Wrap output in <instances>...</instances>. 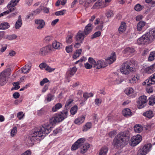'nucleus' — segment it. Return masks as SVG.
Here are the masks:
<instances>
[{
	"label": "nucleus",
	"mask_w": 155,
	"mask_h": 155,
	"mask_svg": "<svg viewBox=\"0 0 155 155\" xmlns=\"http://www.w3.org/2000/svg\"><path fill=\"white\" fill-rule=\"evenodd\" d=\"M68 115V110H63L61 114H57L50 119L49 124H44L33 131L31 135V140L35 141L36 140H40V137L45 136L50 132L56 123L61 122L67 118Z\"/></svg>",
	"instance_id": "obj_1"
},
{
	"label": "nucleus",
	"mask_w": 155,
	"mask_h": 155,
	"mask_svg": "<svg viewBox=\"0 0 155 155\" xmlns=\"http://www.w3.org/2000/svg\"><path fill=\"white\" fill-rule=\"evenodd\" d=\"M130 133L128 130L119 133L114 139L112 145L116 148L121 149L129 143Z\"/></svg>",
	"instance_id": "obj_2"
},
{
	"label": "nucleus",
	"mask_w": 155,
	"mask_h": 155,
	"mask_svg": "<svg viewBox=\"0 0 155 155\" xmlns=\"http://www.w3.org/2000/svg\"><path fill=\"white\" fill-rule=\"evenodd\" d=\"M155 38V28L151 29L149 31L139 38L137 42L140 44H145L149 41H153Z\"/></svg>",
	"instance_id": "obj_3"
},
{
	"label": "nucleus",
	"mask_w": 155,
	"mask_h": 155,
	"mask_svg": "<svg viewBox=\"0 0 155 155\" xmlns=\"http://www.w3.org/2000/svg\"><path fill=\"white\" fill-rule=\"evenodd\" d=\"M116 60V56L115 53L112 54L107 58L106 59V62L103 60H101L97 61L95 65V68L97 69L103 68L107 65V64H110Z\"/></svg>",
	"instance_id": "obj_4"
},
{
	"label": "nucleus",
	"mask_w": 155,
	"mask_h": 155,
	"mask_svg": "<svg viewBox=\"0 0 155 155\" xmlns=\"http://www.w3.org/2000/svg\"><path fill=\"white\" fill-rule=\"evenodd\" d=\"M122 73L127 75L133 71V68L130 64V61H127L125 62L122 65L120 69Z\"/></svg>",
	"instance_id": "obj_5"
},
{
	"label": "nucleus",
	"mask_w": 155,
	"mask_h": 155,
	"mask_svg": "<svg viewBox=\"0 0 155 155\" xmlns=\"http://www.w3.org/2000/svg\"><path fill=\"white\" fill-rule=\"evenodd\" d=\"M11 69L8 68L0 74V85H3L5 84L7 81V78L10 75Z\"/></svg>",
	"instance_id": "obj_6"
},
{
	"label": "nucleus",
	"mask_w": 155,
	"mask_h": 155,
	"mask_svg": "<svg viewBox=\"0 0 155 155\" xmlns=\"http://www.w3.org/2000/svg\"><path fill=\"white\" fill-rule=\"evenodd\" d=\"M151 147L152 145L150 143L145 144L138 150L137 155H145L150 151Z\"/></svg>",
	"instance_id": "obj_7"
},
{
	"label": "nucleus",
	"mask_w": 155,
	"mask_h": 155,
	"mask_svg": "<svg viewBox=\"0 0 155 155\" xmlns=\"http://www.w3.org/2000/svg\"><path fill=\"white\" fill-rule=\"evenodd\" d=\"M147 101V97L145 96L140 97L137 101V106L139 109H141L144 107Z\"/></svg>",
	"instance_id": "obj_8"
},
{
	"label": "nucleus",
	"mask_w": 155,
	"mask_h": 155,
	"mask_svg": "<svg viewBox=\"0 0 155 155\" xmlns=\"http://www.w3.org/2000/svg\"><path fill=\"white\" fill-rule=\"evenodd\" d=\"M141 140V136L140 135L137 134L136 136H133L131 138L130 144L132 146H135L138 144Z\"/></svg>",
	"instance_id": "obj_9"
},
{
	"label": "nucleus",
	"mask_w": 155,
	"mask_h": 155,
	"mask_svg": "<svg viewBox=\"0 0 155 155\" xmlns=\"http://www.w3.org/2000/svg\"><path fill=\"white\" fill-rule=\"evenodd\" d=\"M155 84V73L149 77L143 83V85L149 86Z\"/></svg>",
	"instance_id": "obj_10"
},
{
	"label": "nucleus",
	"mask_w": 155,
	"mask_h": 155,
	"mask_svg": "<svg viewBox=\"0 0 155 155\" xmlns=\"http://www.w3.org/2000/svg\"><path fill=\"white\" fill-rule=\"evenodd\" d=\"M20 0H11L10 3L7 5V7L9 10L8 11L10 12H13L16 8L14 7L17 4V3Z\"/></svg>",
	"instance_id": "obj_11"
},
{
	"label": "nucleus",
	"mask_w": 155,
	"mask_h": 155,
	"mask_svg": "<svg viewBox=\"0 0 155 155\" xmlns=\"http://www.w3.org/2000/svg\"><path fill=\"white\" fill-rule=\"evenodd\" d=\"M51 49V47L49 46L43 47L40 49L39 54L40 55L45 56L50 52Z\"/></svg>",
	"instance_id": "obj_12"
},
{
	"label": "nucleus",
	"mask_w": 155,
	"mask_h": 155,
	"mask_svg": "<svg viewBox=\"0 0 155 155\" xmlns=\"http://www.w3.org/2000/svg\"><path fill=\"white\" fill-rule=\"evenodd\" d=\"M35 24L38 25L37 28L38 29H41L45 26V22L42 19H35Z\"/></svg>",
	"instance_id": "obj_13"
},
{
	"label": "nucleus",
	"mask_w": 155,
	"mask_h": 155,
	"mask_svg": "<svg viewBox=\"0 0 155 155\" xmlns=\"http://www.w3.org/2000/svg\"><path fill=\"white\" fill-rule=\"evenodd\" d=\"M86 36L83 31H80L76 36V41H79L80 43H82L84 37Z\"/></svg>",
	"instance_id": "obj_14"
},
{
	"label": "nucleus",
	"mask_w": 155,
	"mask_h": 155,
	"mask_svg": "<svg viewBox=\"0 0 155 155\" xmlns=\"http://www.w3.org/2000/svg\"><path fill=\"white\" fill-rule=\"evenodd\" d=\"M104 3V1L103 0H99L95 3L92 7V9H95L105 7L106 6L103 5Z\"/></svg>",
	"instance_id": "obj_15"
},
{
	"label": "nucleus",
	"mask_w": 155,
	"mask_h": 155,
	"mask_svg": "<svg viewBox=\"0 0 155 155\" xmlns=\"http://www.w3.org/2000/svg\"><path fill=\"white\" fill-rule=\"evenodd\" d=\"M144 70L145 72L148 74L153 73L155 71V64L147 67Z\"/></svg>",
	"instance_id": "obj_16"
},
{
	"label": "nucleus",
	"mask_w": 155,
	"mask_h": 155,
	"mask_svg": "<svg viewBox=\"0 0 155 155\" xmlns=\"http://www.w3.org/2000/svg\"><path fill=\"white\" fill-rule=\"evenodd\" d=\"M90 145L88 143H84L80 147V152L82 153H85L89 148Z\"/></svg>",
	"instance_id": "obj_17"
},
{
	"label": "nucleus",
	"mask_w": 155,
	"mask_h": 155,
	"mask_svg": "<svg viewBox=\"0 0 155 155\" xmlns=\"http://www.w3.org/2000/svg\"><path fill=\"white\" fill-rule=\"evenodd\" d=\"M143 115L149 119H151L154 116L153 112L151 110H149L144 112L143 114Z\"/></svg>",
	"instance_id": "obj_18"
},
{
	"label": "nucleus",
	"mask_w": 155,
	"mask_h": 155,
	"mask_svg": "<svg viewBox=\"0 0 155 155\" xmlns=\"http://www.w3.org/2000/svg\"><path fill=\"white\" fill-rule=\"evenodd\" d=\"M93 28L92 24H88L85 27L84 31H83L85 35H87L89 34L92 31Z\"/></svg>",
	"instance_id": "obj_19"
},
{
	"label": "nucleus",
	"mask_w": 155,
	"mask_h": 155,
	"mask_svg": "<svg viewBox=\"0 0 155 155\" xmlns=\"http://www.w3.org/2000/svg\"><path fill=\"white\" fill-rule=\"evenodd\" d=\"M31 63L29 62L28 64L25 65L23 68H21L22 72L24 74L28 73L31 68Z\"/></svg>",
	"instance_id": "obj_20"
},
{
	"label": "nucleus",
	"mask_w": 155,
	"mask_h": 155,
	"mask_svg": "<svg viewBox=\"0 0 155 155\" xmlns=\"http://www.w3.org/2000/svg\"><path fill=\"white\" fill-rule=\"evenodd\" d=\"M146 25V22L143 21H139L137 25V30L139 31H141Z\"/></svg>",
	"instance_id": "obj_21"
},
{
	"label": "nucleus",
	"mask_w": 155,
	"mask_h": 155,
	"mask_svg": "<svg viewBox=\"0 0 155 155\" xmlns=\"http://www.w3.org/2000/svg\"><path fill=\"white\" fill-rule=\"evenodd\" d=\"M85 119V116L82 115L81 117H79L78 118L74 120V123L76 124L80 125L84 122Z\"/></svg>",
	"instance_id": "obj_22"
},
{
	"label": "nucleus",
	"mask_w": 155,
	"mask_h": 155,
	"mask_svg": "<svg viewBox=\"0 0 155 155\" xmlns=\"http://www.w3.org/2000/svg\"><path fill=\"white\" fill-rule=\"evenodd\" d=\"M22 21L21 19V16L19 15L18 16V19L16 22L15 25V28L17 29H18L20 28L21 27L22 25Z\"/></svg>",
	"instance_id": "obj_23"
},
{
	"label": "nucleus",
	"mask_w": 155,
	"mask_h": 155,
	"mask_svg": "<svg viewBox=\"0 0 155 155\" xmlns=\"http://www.w3.org/2000/svg\"><path fill=\"white\" fill-rule=\"evenodd\" d=\"M122 114L124 116L126 117H130L132 115V113L130 110L128 108H126L123 110L122 111Z\"/></svg>",
	"instance_id": "obj_24"
},
{
	"label": "nucleus",
	"mask_w": 155,
	"mask_h": 155,
	"mask_svg": "<svg viewBox=\"0 0 155 155\" xmlns=\"http://www.w3.org/2000/svg\"><path fill=\"white\" fill-rule=\"evenodd\" d=\"M139 78V76L137 75H136L131 79L129 80V83L132 85L134 84H135L138 83Z\"/></svg>",
	"instance_id": "obj_25"
},
{
	"label": "nucleus",
	"mask_w": 155,
	"mask_h": 155,
	"mask_svg": "<svg viewBox=\"0 0 155 155\" xmlns=\"http://www.w3.org/2000/svg\"><path fill=\"white\" fill-rule=\"evenodd\" d=\"M126 25L124 22H122L118 28V31L120 33L124 32L126 29Z\"/></svg>",
	"instance_id": "obj_26"
},
{
	"label": "nucleus",
	"mask_w": 155,
	"mask_h": 155,
	"mask_svg": "<svg viewBox=\"0 0 155 155\" xmlns=\"http://www.w3.org/2000/svg\"><path fill=\"white\" fill-rule=\"evenodd\" d=\"M52 46L54 48L57 49H60L62 48V47L61 44L56 41H54L53 42Z\"/></svg>",
	"instance_id": "obj_27"
},
{
	"label": "nucleus",
	"mask_w": 155,
	"mask_h": 155,
	"mask_svg": "<svg viewBox=\"0 0 155 155\" xmlns=\"http://www.w3.org/2000/svg\"><path fill=\"white\" fill-rule=\"evenodd\" d=\"M62 104L60 103H58L56 104L54 106L52 109V111L53 112H56L59 109L62 107Z\"/></svg>",
	"instance_id": "obj_28"
},
{
	"label": "nucleus",
	"mask_w": 155,
	"mask_h": 155,
	"mask_svg": "<svg viewBox=\"0 0 155 155\" xmlns=\"http://www.w3.org/2000/svg\"><path fill=\"white\" fill-rule=\"evenodd\" d=\"M134 130L136 133H140L143 130L142 126L140 124H136L134 127Z\"/></svg>",
	"instance_id": "obj_29"
},
{
	"label": "nucleus",
	"mask_w": 155,
	"mask_h": 155,
	"mask_svg": "<svg viewBox=\"0 0 155 155\" xmlns=\"http://www.w3.org/2000/svg\"><path fill=\"white\" fill-rule=\"evenodd\" d=\"M108 149L106 147H102L100 151L99 155H106Z\"/></svg>",
	"instance_id": "obj_30"
},
{
	"label": "nucleus",
	"mask_w": 155,
	"mask_h": 155,
	"mask_svg": "<svg viewBox=\"0 0 155 155\" xmlns=\"http://www.w3.org/2000/svg\"><path fill=\"white\" fill-rule=\"evenodd\" d=\"M9 27V24L7 22H3L0 24V29H6Z\"/></svg>",
	"instance_id": "obj_31"
},
{
	"label": "nucleus",
	"mask_w": 155,
	"mask_h": 155,
	"mask_svg": "<svg viewBox=\"0 0 155 155\" xmlns=\"http://www.w3.org/2000/svg\"><path fill=\"white\" fill-rule=\"evenodd\" d=\"M92 126V124L91 122L87 123L83 127V131H87L89 129L91 128Z\"/></svg>",
	"instance_id": "obj_32"
},
{
	"label": "nucleus",
	"mask_w": 155,
	"mask_h": 155,
	"mask_svg": "<svg viewBox=\"0 0 155 155\" xmlns=\"http://www.w3.org/2000/svg\"><path fill=\"white\" fill-rule=\"evenodd\" d=\"M77 71V68L75 67H73L72 68L70 69V71L69 72V74L68 75L69 77H71L73 76L76 73Z\"/></svg>",
	"instance_id": "obj_33"
},
{
	"label": "nucleus",
	"mask_w": 155,
	"mask_h": 155,
	"mask_svg": "<svg viewBox=\"0 0 155 155\" xmlns=\"http://www.w3.org/2000/svg\"><path fill=\"white\" fill-rule=\"evenodd\" d=\"M82 51V50L81 49L76 50V51L74 53L73 55V58L74 59H76L81 54Z\"/></svg>",
	"instance_id": "obj_34"
},
{
	"label": "nucleus",
	"mask_w": 155,
	"mask_h": 155,
	"mask_svg": "<svg viewBox=\"0 0 155 155\" xmlns=\"http://www.w3.org/2000/svg\"><path fill=\"white\" fill-rule=\"evenodd\" d=\"M155 96L154 95H152L149 99V104L150 105H153L155 102L154 101Z\"/></svg>",
	"instance_id": "obj_35"
},
{
	"label": "nucleus",
	"mask_w": 155,
	"mask_h": 155,
	"mask_svg": "<svg viewBox=\"0 0 155 155\" xmlns=\"http://www.w3.org/2000/svg\"><path fill=\"white\" fill-rule=\"evenodd\" d=\"M78 106L77 105H74L73 107L70 110V112L71 114L74 115L77 112Z\"/></svg>",
	"instance_id": "obj_36"
},
{
	"label": "nucleus",
	"mask_w": 155,
	"mask_h": 155,
	"mask_svg": "<svg viewBox=\"0 0 155 155\" xmlns=\"http://www.w3.org/2000/svg\"><path fill=\"white\" fill-rule=\"evenodd\" d=\"M72 102L73 100L71 99H69L68 100L66 103L64 109H67L68 111V109L70 108V107L71 106V103Z\"/></svg>",
	"instance_id": "obj_37"
},
{
	"label": "nucleus",
	"mask_w": 155,
	"mask_h": 155,
	"mask_svg": "<svg viewBox=\"0 0 155 155\" xmlns=\"http://www.w3.org/2000/svg\"><path fill=\"white\" fill-rule=\"evenodd\" d=\"M155 59V51H153L150 53L148 58V60L150 61H153Z\"/></svg>",
	"instance_id": "obj_38"
},
{
	"label": "nucleus",
	"mask_w": 155,
	"mask_h": 155,
	"mask_svg": "<svg viewBox=\"0 0 155 155\" xmlns=\"http://www.w3.org/2000/svg\"><path fill=\"white\" fill-rule=\"evenodd\" d=\"M85 140V139L84 138H81L78 140L76 141V143H77L81 147L82 145L83 144H84L83 143Z\"/></svg>",
	"instance_id": "obj_39"
},
{
	"label": "nucleus",
	"mask_w": 155,
	"mask_h": 155,
	"mask_svg": "<svg viewBox=\"0 0 155 155\" xmlns=\"http://www.w3.org/2000/svg\"><path fill=\"white\" fill-rule=\"evenodd\" d=\"M54 96L53 95L50 93L48 94L46 98V100L48 102H50L51 100H53Z\"/></svg>",
	"instance_id": "obj_40"
},
{
	"label": "nucleus",
	"mask_w": 155,
	"mask_h": 155,
	"mask_svg": "<svg viewBox=\"0 0 155 155\" xmlns=\"http://www.w3.org/2000/svg\"><path fill=\"white\" fill-rule=\"evenodd\" d=\"M12 84L15 87L12 88V90H18L20 88V87L19 86V83L18 82H14Z\"/></svg>",
	"instance_id": "obj_41"
},
{
	"label": "nucleus",
	"mask_w": 155,
	"mask_h": 155,
	"mask_svg": "<svg viewBox=\"0 0 155 155\" xmlns=\"http://www.w3.org/2000/svg\"><path fill=\"white\" fill-rule=\"evenodd\" d=\"M124 53H133L134 51V48L130 47L126 48L124 50Z\"/></svg>",
	"instance_id": "obj_42"
},
{
	"label": "nucleus",
	"mask_w": 155,
	"mask_h": 155,
	"mask_svg": "<svg viewBox=\"0 0 155 155\" xmlns=\"http://www.w3.org/2000/svg\"><path fill=\"white\" fill-rule=\"evenodd\" d=\"M134 89L132 88L129 87L125 91V92L127 95H129L132 94L134 92Z\"/></svg>",
	"instance_id": "obj_43"
},
{
	"label": "nucleus",
	"mask_w": 155,
	"mask_h": 155,
	"mask_svg": "<svg viewBox=\"0 0 155 155\" xmlns=\"http://www.w3.org/2000/svg\"><path fill=\"white\" fill-rule=\"evenodd\" d=\"M61 2L62 5H64L66 3V1H64V0H58L55 3L56 6L57 7L58 6Z\"/></svg>",
	"instance_id": "obj_44"
},
{
	"label": "nucleus",
	"mask_w": 155,
	"mask_h": 155,
	"mask_svg": "<svg viewBox=\"0 0 155 155\" xmlns=\"http://www.w3.org/2000/svg\"><path fill=\"white\" fill-rule=\"evenodd\" d=\"M83 97L87 100L88 97L93 96V94L92 93H84L83 95Z\"/></svg>",
	"instance_id": "obj_45"
},
{
	"label": "nucleus",
	"mask_w": 155,
	"mask_h": 155,
	"mask_svg": "<svg viewBox=\"0 0 155 155\" xmlns=\"http://www.w3.org/2000/svg\"><path fill=\"white\" fill-rule=\"evenodd\" d=\"M88 61L90 63L93 64L94 67H95V65L96 64V62L93 58L91 57H90L88 58Z\"/></svg>",
	"instance_id": "obj_46"
},
{
	"label": "nucleus",
	"mask_w": 155,
	"mask_h": 155,
	"mask_svg": "<svg viewBox=\"0 0 155 155\" xmlns=\"http://www.w3.org/2000/svg\"><path fill=\"white\" fill-rule=\"evenodd\" d=\"M80 146L77 143H76V142L72 145L71 147V150H76L79 147H80Z\"/></svg>",
	"instance_id": "obj_47"
},
{
	"label": "nucleus",
	"mask_w": 155,
	"mask_h": 155,
	"mask_svg": "<svg viewBox=\"0 0 155 155\" xmlns=\"http://www.w3.org/2000/svg\"><path fill=\"white\" fill-rule=\"evenodd\" d=\"M17 131V128L16 127H13L11 130V136L12 137H14L16 134Z\"/></svg>",
	"instance_id": "obj_48"
},
{
	"label": "nucleus",
	"mask_w": 155,
	"mask_h": 155,
	"mask_svg": "<svg viewBox=\"0 0 155 155\" xmlns=\"http://www.w3.org/2000/svg\"><path fill=\"white\" fill-rule=\"evenodd\" d=\"M101 34L100 31H98L95 32L92 36L91 38L93 39L94 38H97Z\"/></svg>",
	"instance_id": "obj_49"
},
{
	"label": "nucleus",
	"mask_w": 155,
	"mask_h": 155,
	"mask_svg": "<svg viewBox=\"0 0 155 155\" xmlns=\"http://www.w3.org/2000/svg\"><path fill=\"white\" fill-rule=\"evenodd\" d=\"M135 10L137 11H140L142 9L141 5L139 4H137L134 7Z\"/></svg>",
	"instance_id": "obj_50"
},
{
	"label": "nucleus",
	"mask_w": 155,
	"mask_h": 155,
	"mask_svg": "<svg viewBox=\"0 0 155 155\" xmlns=\"http://www.w3.org/2000/svg\"><path fill=\"white\" fill-rule=\"evenodd\" d=\"M24 116V114L22 112H19L17 114V117L19 120L21 119Z\"/></svg>",
	"instance_id": "obj_51"
},
{
	"label": "nucleus",
	"mask_w": 155,
	"mask_h": 155,
	"mask_svg": "<svg viewBox=\"0 0 155 155\" xmlns=\"http://www.w3.org/2000/svg\"><path fill=\"white\" fill-rule=\"evenodd\" d=\"M117 132L116 130H114L113 131H111L109 133V136L110 137H112L115 136Z\"/></svg>",
	"instance_id": "obj_52"
},
{
	"label": "nucleus",
	"mask_w": 155,
	"mask_h": 155,
	"mask_svg": "<svg viewBox=\"0 0 155 155\" xmlns=\"http://www.w3.org/2000/svg\"><path fill=\"white\" fill-rule=\"evenodd\" d=\"M66 10H63L61 11H57L55 12V14L57 16L63 15L64 14V12H65Z\"/></svg>",
	"instance_id": "obj_53"
},
{
	"label": "nucleus",
	"mask_w": 155,
	"mask_h": 155,
	"mask_svg": "<svg viewBox=\"0 0 155 155\" xmlns=\"http://www.w3.org/2000/svg\"><path fill=\"white\" fill-rule=\"evenodd\" d=\"M113 12L111 11L107 12L106 14V16L107 18H109L113 16Z\"/></svg>",
	"instance_id": "obj_54"
},
{
	"label": "nucleus",
	"mask_w": 155,
	"mask_h": 155,
	"mask_svg": "<svg viewBox=\"0 0 155 155\" xmlns=\"http://www.w3.org/2000/svg\"><path fill=\"white\" fill-rule=\"evenodd\" d=\"M49 81L48 79L46 78H45L43 79V80L40 82V85L41 86H43L44 84L48 82Z\"/></svg>",
	"instance_id": "obj_55"
},
{
	"label": "nucleus",
	"mask_w": 155,
	"mask_h": 155,
	"mask_svg": "<svg viewBox=\"0 0 155 155\" xmlns=\"http://www.w3.org/2000/svg\"><path fill=\"white\" fill-rule=\"evenodd\" d=\"M66 50L68 53L71 52L72 50V46L70 45L69 46H66Z\"/></svg>",
	"instance_id": "obj_56"
},
{
	"label": "nucleus",
	"mask_w": 155,
	"mask_h": 155,
	"mask_svg": "<svg viewBox=\"0 0 155 155\" xmlns=\"http://www.w3.org/2000/svg\"><path fill=\"white\" fill-rule=\"evenodd\" d=\"M72 36L70 35L68 36L66 38V42L68 43H70L72 42Z\"/></svg>",
	"instance_id": "obj_57"
},
{
	"label": "nucleus",
	"mask_w": 155,
	"mask_h": 155,
	"mask_svg": "<svg viewBox=\"0 0 155 155\" xmlns=\"http://www.w3.org/2000/svg\"><path fill=\"white\" fill-rule=\"evenodd\" d=\"M45 70L49 72H51L53 71L54 70V69L51 68L47 64V66L45 68Z\"/></svg>",
	"instance_id": "obj_58"
},
{
	"label": "nucleus",
	"mask_w": 155,
	"mask_h": 155,
	"mask_svg": "<svg viewBox=\"0 0 155 155\" xmlns=\"http://www.w3.org/2000/svg\"><path fill=\"white\" fill-rule=\"evenodd\" d=\"M53 38V37L51 36H48L45 38L44 40L47 41H48L52 40Z\"/></svg>",
	"instance_id": "obj_59"
},
{
	"label": "nucleus",
	"mask_w": 155,
	"mask_h": 155,
	"mask_svg": "<svg viewBox=\"0 0 155 155\" xmlns=\"http://www.w3.org/2000/svg\"><path fill=\"white\" fill-rule=\"evenodd\" d=\"M84 66L87 69H91L92 67V65L89 64V63L88 62H87L84 64Z\"/></svg>",
	"instance_id": "obj_60"
},
{
	"label": "nucleus",
	"mask_w": 155,
	"mask_h": 155,
	"mask_svg": "<svg viewBox=\"0 0 155 155\" xmlns=\"http://www.w3.org/2000/svg\"><path fill=\"white\" fill-rule=\"evenodd\" d=\"M16 54V52L13 50H11L9 52V54L11 56H15Z\"/></svg>",
	"instance_id": "obj_61"
},
{
	"label": "nucleus",
	"mask_w": 155,
	"mask_h": 155,
	"mask_svg": "<svg viewBox=\"0 0 155 155\" xmlns=\"http://www.w3.org/2000/svg\"><path fill=\"white\" fill-rule=\"evenodd\" d=\"M13 96L15 99L18 98L20 96V94L18 92H15L13 94Z\"/></svg>",
	"instance_id": "obj_62"
},
{
	"label": "nucleus",
	"mask_w": 155,
	"mask_h": 155,
	"mask_svg": "<svg viewBox=\"0 0 155 155\" xmlns=\"http://www.w3.org/2000/svg\"><path fill=\"white\" fill-rule=\"evenodd\" d=\"M47 66V64L45 63H42L39 65V67L40 68L42 69L43 68H45Z\"/></svg>",
	"instance_id": "obj_63"
},
{
	"label": "nucleus",
	"mask_w": 155,
	"mask_h": 155,
	"mask_svg": "<svg viewBox=\"0 0 155 155\" xmlns=\"http://www.w3.org/2000/svg\"><path fill=\"white\" fill-rule=\"evenodd\" d=\"M48 85L45 84L42 90V92L43 93L45 92L48 88Z\"/></svg>",
	"instance_id": "obj_64"
}]
</instances>
